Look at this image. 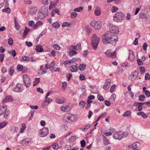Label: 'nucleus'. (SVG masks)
Here are the masks:
<instances>
[{"instance_id": "9b49d317", "label": "nucleus", "mask_w": 150, "mask_h": 150, "mask_svg": "<svg viewBox=\"0 0 150 150\" xmlns=\"http://www.w3.org/2000/svg\"><path fill=\"white\" fill-rule=\"evenodd\" d=\"M42 9H44L45 11H42L39 14L38 17L39 18L43 19L47 15L48 11L47 9L43 7Z\"/></svg>"}, {"instance_id": "774afa93", "label": "nucleus", "mask_w": 150, "mask_h": 150, "mask_svg": "<svg viewBox=\"0 0 150 150\" xmlns=\"http://www.w3.org/2000/svg\"><path fill=\"white\" fill-rule=\"evenodd\" d=\"M145 93L147 97H150V92L149 91L146 90L145 91Z\"/></svg>"}, {"instance_id": "13d9d810", "label": "nucleus", "mask_w": 150, "mask_h": 150, "mask_svg": "<svg viewBox=\"0 0 150 150\" xmlns=\"http://www.w3.org/2000/svg\"><path fill=\"white\" fill-rule=\"evenodd\" d=\"M77 16V13L75 12H72L71 14V17L72 18H74L76 17Z\"/></svg>"}, {"instance_id": "f257e3e1", "label": "nucleus", "mask_w": 150, "mask_h": 150, "mask_svg": "<svg viewBox=\"0 0 150 150\" xmlns=\"http://www.w3.org/2000/svg\"><path fill=\"white\" fill-rule=\"evenodd\" d=\"M102 41L105 44L110 43L113 45H115L118 40L117 36L109 33L107 32L102 36Z\"/></svg>"}, {"instance_id": "2f4dec72", "label": "nucleus", "mask_w": 150, "mask_h": 150, "mask_svg": "<svg viewBox=\"0 0 150 150\" xmlns=\"http://www.w3.org/2000/svg\"><path fill=\"white\" fill-rule=\"evenodd\" d=\"M86 67V65L83 64H80L78 68L81 71H83L84 70Z\"/></svg>"}, {"instance_id": "a18cd8bd", "label": "nucleus", "mask_w": 150, "mask_h": 150, "mask_svg": "<svg viewBox=\"0 0 150 150\" xmlns=\"http://www.w3.org/2000/svg\"><path fill=\"white\" fill-rule=\"evenodd\" d=\"M131 112L130 110L127 111L125 112L123 115V116L124 117H127L130 115Z\"/></svg>"}, {"instance_id": "aec40b11", "label": "nucleus", "mask_w": 150, "mask_h": 150, "mask_svg": "<svg viewBox=\"0 0 150 150\" xmlns=\"http://www.w3.org/2000/svg\"><path fill=\"white\" fill-rule=\"evenodd\" d=\"M51 93V92L50 91H48L47 93L45 98V101L44 102L48 103L52 102V99L50 98H48V96Z\"/></svg>"}, {"instance_id": "f3484780", "label": "nucleus", "mask_w": 150, "mask_h": 150, "mask_svg": "<svg viewBox=\"0 0 150 150\" xmlns=\"http://www.w3.org/2000/svg\"><path fill=\"white\" fill-rule=\"evenodd\" d=\"M140 145L139 143L138 142H135L132 144L128 146V148L129 149H137L138 146Z\"/></svg>"}, {"instance_id": "72a5a7b5", "label": "nucleus", "mask_w": 150, "mask_h": 150, "mask_svg": "<svg viewBox=\"0 0 150 150\" xmlns=\"http://www.w3.org/2000/svg\"><path fill=\"white\" fill-rule=\"evenodd\" d=\"M26 125L25 123H23L21 125V128L20 132L23 133L24 130L26 128Z\"/></svg>"}, {"instance_id": "79ce46f5", "label": "nucleus", "mask_w": 150, "mask_h": 150, "mask_svg": "<svg viewBox=\"0 0 150 150\" xmlns=\"http://www.w3.org/2000/svg\"><path fill=\"white\" fill-rule=\"evenodd\" d=\"M2 11L3 12H5L7 13H9L11 12V9L9 7H7L6 8L3 9Z\"/></svg>"}, {"instance_id": "f8f14e48", "label": "nucleus", "mask_w": 150, "mask_h": 150, "mask_svg": "<svg viewBox=\"0 0 150 150\" xmlns=\"http://www.w3.org/2000/svg\"><path fill=\"white\" fill-rule=\"evenodd\" d=\"M138 75V73L136 71H134L129 76V79L131 81L135 80Z\"/></svg>"}, {"instance_id": "c756f323", "label": "nucleus", "mask_w": 150, "mask_h": 150, "mask_svg": "<svg viewBox=\"0 0 150 150\" xmlns=\"http://www.w3.org/2000/svg\"><path fill=\"white\" fill-rule=\"evenodd\" d=\"M104 138L103 139V142L104 145H107L110 144V142L109 140L106 137H105L104 136Z\"/></svg>"}, {"instance_id": "f704fd0d", "label": "nucleus", "mask_w": 150, "mask_h": 150, "mask_svg": "<svg viewBox=\"0 0 150 150\" xmlns=\"http://www.w3.org/2000/svg\"><path fill=\"white\" fill-rule=\"evenodd\" d=\"M40 82V79L36 78L35 79V81L33 82V85L34 86H36Z\"/></svg>"}, {"instance_id": "0eeeda50", "label": "nucleus", "mask_w": 150, "mask_h": 150, "mask_svg": "<svg viewBox=\"0 0 150 150\" xmlns=\"http://www.w3.org/2000/svg\"><path fill=\"white\" fill-rule=\"evenodd\" d=\"M116 50L113 52H112L111 50H107L105 53V54L107 57L115 58L116 57Z\"/></svg>"}, {"instance_id": "ddd939ff", "label": "nucleus", "mask_w": 150, "mask_h": 150, "mask_svg": "<svg viewBox=\"0 0 150 150\" xmlns=\"http://www.w3.org/2000/svg\"><path fill=\"white\" fill-rule=\"evenodd\" d=\"M37 9L36 7L32 6L30 7L28 11L29 14L31 15L35 14L37 11Z\"/></svg>"}, {"instance_id": "4be33fe9", "label": "nucleus", "mask_w": 150, "mask_h": 150, "mask_svg": "<svg viewBox=\"0 0 150 150\" xmlns=\"http://www.w3.org/2000/svg\"><path fill=\"white\" fill-rule=\"evenodd\" d=\"M94 13L95 15L96 16H99L101 15V11L100 8L98 7H97Z\"/></svg>"}, {"instance_id": "b1692460", "label": "nucleus", "mask_w": 150, "mask_h": 150, "mask_svg": "<svg viewBox=\"0 0 150 150\" xmlns=\"http://www.w3.org/2000/svg\"><path fill=\"white\" fill-rule=\"evenodd\" d=\"M70 67L72 68V69H71V71L72 72H76L78 71V68L77 64H76V65L71 66Z\"/></svg>"}, {"instance_id": "e2e57ef3", "label": "nucleus", "mask_w": 150, "mask_h": 150, "mask_svg": "<svg viewBox=\"0 0 150 150\" xmlns=\"http://www.w3.org/2000/svg\"><path fill=\"white\" fill-rule=\"evenodd\" d=\"M140 72L141 74H143L145 71V69L143 67H141L140 69Z\"/></svg>"}, {"instance_id": "dca6fc26", "label": "nucleus", "mask_w": 150, "mask_h": 150, "mask_svg": "<svg viewBox=\"0 0 150 150\" xmlns=\"http://www.w3.org/2000/svg\"><path fill=\"white\" fill-rule=\"evenodd\" d=\"M129 56L128 57V59L131 61H133L135 57L134 55V53L132 51L129 50Z\"/></svg>"}, {"instance_id": "a19ab883", "label": "nucleus", "mask_w": 150, "mask_h": 150, "mask_svg": "<svg viewBox=\"0 0 150 150\" xmlns=\"http://www.w3.org/2000/svg\"><path fill=\"white\" fill-rule=\"evenodd\" d=\"M76 138V136H71L69 138V141L70 142H73L74 139Z\"/></svg>"}, {"instance_id": "6e6552de", "label": "nucleus", "mask_w": 150, "mask_h": 150, "mask_svg": "<svg viewBox=\"0 0 150 150\" xmlns=\"http://www.w3.org/2000/svg\"><path fill=\"white\" fill-rule=\"evenodd\" d=\"M32 142V139L30 138H28L21 140L20 142V143L23 146H25L31 144Z\"/></svg>"}, {"instance_id": "e433bc0d", "label": "nucleus", "mask_w": 150, "mask_h": 150, "mask_svg": "<svg viewBox=\"0 0 150 150\" xmlns=\"http://www.w3.org/2000/svg\"><path fill=\"white\" fill-rule=\"evenodd\" d=\"M29 31V30L25 27V30L23 34V38L25 37L27 35V33Z\"/></svg>"}, {"instance_id": "c03bdc74", "label": "nucleus", "mask_w": 150, "mask_h": 150, "mask_svg": "<svg viewBox=\"0 0 150 150\" xmlns=\"http://www.w3.org/2000/svg\"><path fill=\"white\" fill-rule=\"evenodd\" d=\"M110 85L109 84L107 83L105 84H105L103 86V89L105 90H108L110 87Z\"/></svg>"}, {"instance_id": "2eb2a0df", "label": "nucleus", "mask_w": 150, "mask_h": 150, "mask_svg": "<svg viewBox=\"0 0 150 150\" xmlns=\"http://www.w3.org/2000/svg\"><path fill=\"white\" fill-rule=\"evenodd\" d=\"M110 32L112 34L116 33L119 32L118 28L115 26H112L110 29Z\"/></svg>"}, {"instance_id": "de8ad7c7", "label": "nucleus", "mask_w": 150, "mask_h": 150, "mask_svg": "<svg viewBox=\"0 0 150 150\" xmlns=\"http://www.w3.org/2000/svg\"><path fill=\"white\" fill-rule=\"evenodd\" d=\"M7 124V123L5 122L0 123V129L6 126Z\"/></svg>"}, {"instance_id": "5701e85b", "label": "nucleus", "mask_w": 150, "mask_h": 150, "mask_svg": "<svg viewBox=\"0 0 150 150\" xmlns=\"http://www.w3.org/2000/svg\"><path fill=\"white\" fill-rule=\"evenodd\" d=\"M55 65V63L53 61L50 64L48 65L47 64H45V67L46 69H48L52 68H54V67Z\"/></svg>"}, {"instance_id": "473e14b6", "label": "nucleus", "mask_w": 150, "mask_h": 150, "mask_svg": "<svg viewBox=\"0 0 150 150\" xmlns=\"http://www.w3.org/2000/svg\"><path fill=\"white\" fill-rule=\"evenodd\" d=\"M95 98V96L93 95L90 96L88 98L87 100V103H91L92 102V100L93 99Z\"/></svg>"}, {"instance_id": "423d86ee", "label": "nucleus", "mask_w": 150, "mask_h": 150, "mask_svg": "<svg viewBox=\"0 0 150 150\" xmlns=\"http://www.w3.org/2000/svg\"><path fill=\"white\" fill-rule=\"evenodd\" d=\"M49 133L48 128L44 127L42 129L39 130L38 134L41 137H44L46 136Z\"/></svg>"}, {"instance_id": "39448f33", "label": "nucleus", "mask_w": 150, "mask_h": 150, "mask_svg": "<svg viewBox=\"0 0 150 150\" xmlns=\"http://www.w3.org/2000/svg\"><path fill=\"white\" fill-rule=\"evenodd\" d=\"M91 26L96 30H99L102 25L101 22L100 21H96L93 20L90 23Z\"/></svg>"}, {"instance_id": "052dcab7", "label": "nucleus", "mask_w": 150, "mask_h": 150, "mask_svg": "<svg viewBox=\"0 0 150 150\" xmlns=\"http://www.w3.org/2000/svg\"><path fill=\"white\" fill-rule=\"evenodd\" d=\"M77 59L76 58H73L72 59L69 61V63H72L76 62L77 61Z\"/></svg>"}, {"instance_id": "338daca9", "label": "nucleus", "mask_w": 150, "mask_h": 150, "mask_svg": "<svg viewBox=\"0 0 150 150\" xmlns=\"http://www.w3.org/2000/svg\"><path fill=\"white\" fill-rule=\"evenodd\" d=\"M131 14L129 13H128L127 14V15L126 16V20L130 21L131 18Z\"/></svg>"}, {"instance_id": "cd10ccee", "label": "nucleus", "mask_w": 150, "mask_h": 150, "mask_svg": "<svg viewBox=\"0 0 150 150\" xmlns=\"http://www.w3.org/2000/svg\"><path fill=\"white\" fill-rule=\"evenodd\" d=\"M116 95L115 94H113L110 97L109 101L110 103H114L116 98Z\"/></svg>"}, {"instance_id": "0e129e2a", "label": "nucleus", "mask_w": 150, "mask_h": 150, "mask_svg": "<svg viewBox=\"0 0 150 150\" xmlns=\"http://www.w3.org/2000/svg\"><path fill=\"white\" fill-rule=\"evenodd\" d=\"M8 43L10 45H12L13 44V40L12 38H10L8 39Z\"/></svg>"}, {"instance_id": "7ed1b4c3", "label": "nucleus", "mask_w": 150, "mask_h": 150, "mask_svg": "<svg viewBox=\"0 0 150 150\" xmlns=\"http://www.w3.org/2000/svg\"><path fill=\"white\" fill-rule=\"evenodd\" d=\"M125 15L122 12H117L113 16V20L117 22L121 21L124 20Z\"/></svg>"}, {"instance_id": "6ab92c4d", "label": "nucleus", "mask_w": 150, "mask_h": 150, "mask_svg": "<svg viewBox=\"0 0 150 150\" xmlns=\"http://www.w3.org/2000/svg\"><path fill=\"white\" fill-rule=\"evenodd\" d=\"M13 99L12 96H6L5 99H4L2 101V103H4L5 102H11L13 101Z\"/></svg>"}, {"instance_id": "1a4fd4ad", "label": "nucleus", "mask_w": 150, "mask_h": 150, "mask_svg": "<svg viewBox=\"0 0 150 150\" xmlns=\"http://www.w3.org/2000/svg\"><path fill=\"white\" fill-rule=\"evenodd\" d=\"M23 78L25 86L26 87H29L30 85L31 81L29 77L26 75H24Z\"/></svg>"}, {"instance_id": "f03ea898", "label": "nucleus", "mask_w": 150, "mask_h": 150, "mask_svg": "<svg viewBox=\"0 0 150 150\" xmlns=\"http://www.w3.org/2000/svg\"><path fill=\"white\" fill-rule=\"evenodd\" d=\"M128 134V133L127 132L120 131L115 133L113 135V137L115 139L121 140L126 137Z\"/></svg>"}, {"instance_id": "8fccbe9b", "label": "nucleus", "mask_w": 150, "mask_h": 150, "mask_svg": "<svg viewBox=\"0 0 150 150\" xmlns=\"http://www.w3.org/2000/svg\"><path fill=\"white\" fill-rule=\"evenodd\" d=\"M54 48L57 50H59L60 49V47L58 44H54L53 45Z\"/></svg>"}, {"instance_id": "4c0bfd02", "label": "nucleus", "mask_w": 150, "mask_h": 150, "mask_svg": "<svg viewBox=\"0 0 150 150\" xmlns=\"http://www.w3.org/2000/svg\"><path fill=\"white\" fill-rule=\"evenodd\" d=\"M52 25L53 27L56 28H58L59 27L60 25L59 23L57 22L54 23Z\"/></svg>"}, {"instance_id": "69168bd1", "label": "nucleus", "mask_w": 150, "mask_h": 150, "mask_svg": "<svg viewBox=\"0 0 150 150\" xmlns=\"http://www.w3.org/2000/svg\"><path fill=\"white\" fill-rule=\"evenodd\" d=\"M116 85H113L110 88V91L111 93H112L115 88V87Z\"/></svg>"}, {"instance_id": "864d4df0", "label": "nucleus", "mask_w": 150, "mask_h": 150, "mask_svg": "<svg viewBox=\"0 0 150 150\" xmlns=\"http://www.w3.org/2000/svg\"><path fill=\"white\" fill-rule=\"evenodd\" d=\"M17 69L19 71H21L23 69V66L21 64H18L17 67Z\"/></svg>"}, {"instance_id": "9d476101", "label": "nucleus", "mask_w": 150, "mask_h": 150, "mask_svg": "<svg viewBox=\"0 0 150 150\" xmlns=\"http://www.w3.org/2000/svg\"><path fill=\"white\" fill-rule=\"evenodd\" d=\"M12 90L14 92H21L23 90V86L21 84L18 83L15 87L13 88Z\"/></svg>"}, {"instance_id": "c85d7f7f", "label": "nucleus", "mask_w": 150, "mask_h": 150, "mask_svg": "<svg viewBox=\"0 0 150 150\" xmlns=\"http://www.w3.org/2000/svg\"><path fill=\"white\" fill-rule=\"evenodd\" d=\"M57 99L58 100H57V103H64L66 101L65 99L63 97L58 98Z\"/></svg>"}, {"instance_id": "49530a36", "label": "nucleus", "mask_w": 150, "mask_h": 150, "mask_svg": "<svg viewBox=\"0 0 150 150\" xmlns=\"http://www.w3.org/2000/svg\"><path fill=\"white\" fill-rule=\"evenodd\" d=\"M83 8L82 7H80L74 9V11H75L80 12L82 11Z\"/></svg>"}, {"instance_id": "a211bd4d", "label": "nucleus", "mask_w": 150, "mask_h": 150, "mask_svg": "<svg viewBox=\"0 0 150 150\" xmlns=\"http://www.w3.org/2000/svg\"><path fill=\"white\" fill-rule=\"evenodd\" d=\"M7 106L4 104H2L0 106V115L4 113L6 110Z\"/></svg>"}, {"instance_id": "680f3d73", "label": "nucleus", "mask_w": 150, "mask_h": 150, "mask_svg": "<svg viewBox=\"0 0 150 150\" xmlns=\"http://www.w3.org/2000/svg\"><path fill=\"white\" fill-rule=\"evenodd\" d=\"M26 45L28 47H30L33 45V44L31 42H28L26 41L25 42Z\"/></svg>"}, {"instance_id": "7c9ffc66", "label": "nucleus", "mask_w": 150, "mask_h": 150, "mask_svg": "<svg viewBox=\"0 0 150 150\" xmlns=\"http://www.w3.org/2000/svg\"><path fill=\"white\" fill-rule=\"evenodd\" d=\"M107 115V113L106 112H103L98 117V118L96 122L98 121L100 119L102 118H103L106 116Z\"/></svg>"}, {"instance_id": "3c124183", "label": "nucleus", "mask_w": 150, "mask_h": 150, "mask_svg": "<svg viewBox=\"0 0 150 150\" xmlns=\"http://www.w3.org/2000/svg\"><path fill=\"white\" fill-rule=\"evenodd\" d=\"M81 144V146L82 147H83L85 146L86 145V142L84 140H82L80 142Z\"/></svg>"}, {"instance_id": "603ef678", "label": "nucleus", "mask_w": 150, "mask_h": 150, "mask_svg": "<svg viewBox=\"0 0 150 150\" xmlns=\"http://www.w3.org/2000/svg\"><path fill=\"white\" fill-rule=\"evenodd\" d=\"M14 71L12 67H11L10 69L8 71V74L10 75L11 76L12 74L14 73Z\"/></svg>"}, {"instance_id": "5fc2aeb1", "label": "nucleus", "mask_w": 150, "mask_h": 150, "mask_svg": "<svg viewBox=\"0 0 150 150\" xmlns=\"http://www.w3.org/2000/svg\"><path fill=\"white\" fill-rule=\"evenodd\" d=\"M70 26V25L67 22L64 23L62 25V26L63 27H69Z\"/></svg>"}, {"instance_id": "bf43d9fd", "label": "nucleus", "mask_w": 150, "mask_h": 150, "mask_svg": "<svg viewBox=\"0 0 150 150\" xmlns=\"http://www.w3.org/2000/svg\"><path fill=\"white\" fill-rule=\"evenodd\" d=\"M77 54L76 52L75 51H70L69 52V54L70 56H73Z\"/></svg>"}, {"instance_id": "37998d69", "label": "nucleus", "mask_w": 150, "mask_h": 150, "mask_svg": "<svg viewBox=\"0 0 150 150\" xmlns=\"http://www.w3.org/2000/svg\"><path fill=\"white\" fill-rule=\"evenodd\" d=\"M97 98L100 101H103L104 100V99L103 96L100 94L98 95Z\"/></svg>"}, {"instance_id": "bb28decb", "label": "nucleus", "mask_w": 150, "mask_h": 150, "mask_svg": "<svg viewBox=\"0 0 150 150\" xmlns=\"http://www.w3.org/2000/svg\"><path fill=\"white\" fill-rule=\"evenodd\" d=\"M137 114L138 115L141 116L144 119L146 118L147 116L146 114L143 112H140L137 113Z\"/></svg>"}, {"instance_id": "4d7b16f0", "label": "nucleus", "mask_w": 150, "mask_h": 150, "mask_svg": "<svg viewBox=\"0 0 150 150\" xmlns=\"http://www.w3.org/2000/svg\"><path fill=\"white\" fill-rule=\"evenodd\" d=\"M28 25L31 27H33V26H34L35 23L33 21H30L28 22Z\"/></svg>"}, {"instance_id": "20e7f679", "label": "nucleus", "mask_w": 150, "mask_h": 150, "mask_svg": "<svg viewBox=\"0 0 150 150\" xmlns=\"http://www.w3.org/2000/svg\"><path fill=\"white\" fill-rule=\"evenodd\" d=\"M100 38L96 34L93 35L92 38V45L93 47L95 49H96L98 44Z\"/></svg>"}, {"instance_id": "412c9836", "label": "nucleus", "mask_w": 150, "mask_h": 150, "mask_svg": "<svg viewBox=\"0 0 150 150\" xmlns=\"http://www.w3.org/2000/svg\"><path fill=\"white\" fill-rule=\"evenodd\" d=\"M76 116L73 114H70L67 117V120L69 121H74L75 120Z\"/></svg>"}, {"instance_id": "a878e982", "label": "nucleus", "mask_w": 150, "mask_h": 150, "mask_svg": "<svg viewBox=\"0 0 150 150\" xmlns=\"http://www.w3.org/2000/svg\"><path fill=\"white\" fill-rule=\"evenodd\" d=\"M35 49L37 52H42L43 50L42 47L40 45H37Z\"/></svg>"}, {"instance_id": "4468645a", "label": "nucleus", "mask_w": 150, "mask_h": 150, "mask_svg": "<svg viewBox=\"0 0 150 150\" xmlns=\"http://www.w3.org/2000/svg\"><path fill=\"white\" fill-rule=\"evenodd\" d=\"M71 108V106L67 104V105H64L61 106L60 108L62 111L65 112L69 111Z\"/></svg>"}, {"instance_id": "c9c22d12", "label": "nucleus", "mask_w": 150, "mask_h": 150, "mask_svg": "<svg viewBox=\"0 0 150 150\" xmlns=\"http://www.w3.org/2000/svg\"><path fill=\"white\" fill-rule=\"evenodd\" d=\"M85 30L86 32L87 35H88L89 33H90L91 31V29L90 27L86 26L85 27Z\"/></svg>"}, {"instance_id": "09e8293b", "label": "nucleus", "mask_w": 150, "mask_h": 150, "mask_svg": "<svg viewBox=\"0 0 150 150\" xmlns=\"http://www.w3.org/2000/svg\"><path fill=\"white\" fill-rule=\"evenodd\" d=\"M118 9V8L115 6H113L111 9V11L112 13L116 12Z\"/></svg>"}, {"instance_id": "ea45409f", "label": "nucleus", "mask_w": 150, "mask_h": 150, "mask_svg": "<svg viewBox=\"0 0 150 150\" xmlns=\"http://www.w3.org/2000/svg\"><path fill=\"white\" fill-rule=\"evenodd\" d=\"M146 97L144 95H141L139 96V100L140 101H143L144 100Z\"/></svg>"}, {"instance_id": "6e6d98bb", "label": "nucleus", "mask_w": 150, "mask_h": 150, "mask_svg": "<svg viewBox=\"0 0 150 150\" xmlns=\"http://www.w3.org/2000/svg\"><path fill=\"white\" fill-rule=\"evenodd\" d=\"M52 146L54 149L57 150L59 149L58 145L56 143H54L52 145Z\"/></svg>"}, {"instance_id": "393cba45", "label": "nucleus", "mask_w": 150, "mask_h": 150, "mask_svg": "<svg viewBox=\"0 0 150 150\" xmlns=\"http://www.w3.org/2000/svg\"><path fill=\"white\" fill-rule=\"evenodd\" d=\"M43 24V23L40 21H37L36 24L34 25V29H37L40 26L42 25Z\"/></svg>"}, {"instance_id": "58836bf2", "label": "nucleus", "mask_w": 150, "mask_h": 150, "mask_svg": "<svg viewBox=\"0 0 150 150\" xmlns=\"http://www.w3.org/2000/svg\"><path fill=\"white\" fill-rule=\"evenodd\" d=\"M10 112V111L9 110H6V111L4 112V117L5 118H7V116L8 115Z\"/></svg>"}]
</instances>
